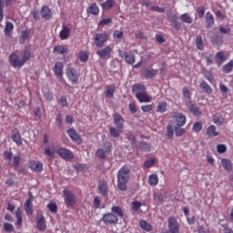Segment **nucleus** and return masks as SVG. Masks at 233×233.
Masks as SVG:
<instances>
[{
    "label": "nucleus",
    "instance_id": "nucleus-37",
    "mask_svg": "<svg viewBox=\"0 0 233 233\" xmlns=\"http://www.w3.org/2000/svg\"><path fill=\"white\" fill-rule=\"evenodd\" d=\"M167 106L168 104H167V102L160 101L157 106V112H158V114H165V111L167 110Z\"/></svg>",
    "mask_w": 233,
    "mask_h": 233
},
{
    "label": "nucleus",
    "instance_id": "nucleus-51",
    "mask_svg": "<svg viewBox=\"0 0 233 233\" xmlns=\"http://www.w3.org/2000/svg\"><path fill=\"white\" fill-rule=\"evenodd\" d=\"M121 129L119 128H116L114 127L109 128V132L111 134V136H113V137H119V136H121V133L119 132Z\"/></svg>",
    "mask_w": 233,
    "mask_h": 233
},
{
    "label": "nucleus",
    "instance_id": "nucleus-31",
    "mask_svg": "<svg viewBox=\"0 0 233 233\" xmlns=\"http://www.w3.org/2000/svg\"><path fill=\"white\" fill-rule=\"evenodd\" d=\"M221 165L227 172H231L232 170V161L228 160V158H222Z\"/></svg>",
    "mask_w": 233,
    "mask_h": 233
},
{
    "label": "nucleus",
    "instance_id": "nucleus-9",
    "mask_svg": "<svg viewBox=\"0 0 233 233\" xmlns=\"http://www.w3.org/2000/svg\"><path fill=\"white\" fill-rule=\"evenodd\" d=\"M111 151H112V143L106 142L104 144V149L103 148L97 149L96 152V157H99V159H105V157H106V154Z\"/></svg>",
    "mask_w": 233,
    "mask_h": 233
},
{
    "label": "nucleus",
    "instance_id": "nucleus-50",
    "mask_svg": "<svg viewBox=\"0 0 233 233\" xmlns=\"http://www.w3.org/2000/svg\"><path fill=\"white\" fill-rule=\"evenodd\" d=\"M44 152L48 157H54L56 156V149L54 147H46Z\"/></svg>",
    "mask_w": 233,
    "mask_h": 233
},
{
    "label": "nucleus",
    "instance_id": "nucleus-14",
    "mask_svg": "<svg viewBox=\"0 0 233 233\" xmlns=\"http://www.w3.org/2000/svg\"><path fill=\"white\" fill-rule=\"evenodd\" d=\"M56 154L62 159H74V153L70 151V149H66L65 147H59L58 149H56Z\"/></svg>",
    "mask_w": 233,
    "mask_h": 233
},
{
    "label": "nucleus",
    "instance_id": "nucleus-24",
    "mask_svg": "<svg viewBox=\"0 0 233 233\" xmlns=\"http://www.w3.org/2000/svg\"><path fill=\"white\" fill-rule=\"evenodd\" d=\"M40 14L43 19H46L47 21L52 19V10H50V8H48L46 5L42 7Z\"/></svg>",
    "mask_w": 233,
    "mask_h": 233
},
{
    "label": "nucleus",
    "instance_id": "nucleus-22",
    "mask_svg": "<svg viewBox=\"0 0 233 233\" xmlns=\"http://www.w3.org/2000/svg\"><path fill=\"white\" fill-rule=\"evenodd\" d=\"M156 76H157V69L147 67L144 70V76L146 79H153Z\"/></svg>",
    "mask_w": 233,
    "mask_h": 233
},
{
    "label": "nucleus",
    "instance_id": "nucleus-3",
    "mask_svg": "<svg viewBox=\"0 0 233 233\" xmlns=\"http://www.w3.org/2000/svg\"><path fill=\"white\" fill-rule=\"evenodd\" d=\"M117 177V188L121 192H127V183L130 181V167L127 166L122 167L116 175Z\"/></svg>",
    "mask_w": 233,
    "mask_h": 233
},
{
    "label": "nucleus",
    "instance_id": "nucleus-27",
    "mask_svg": "<svg viewBox=\"0 0 233 233\" xmlns=\"http://www.w3.org/2000/svg\"><path fill=\"white\" fill-rule=\"evenodd\" d=\"M87 14H90L91 15H99V6H97V4H91L87 8Z\"/></svg>",
    "mask_w": 233,
    "mask_h": 233
},
{
    "label": "nucleus",
    "instance_id": "nucleus-29",
    "mask_svg": "<svg viewBox=\"0 0 233 233\" xmlns=\"http://www.w3.org/2000/svg\"><path fill=\"white\" fill-rule=\"evenodd\" d=\"M53 52H56V54H60L61 56H66V54H68V48H66V46L58 45L54 47Z\"/></svg>",
    "mask_w": 233,
    "mask_h": 233
},
{
    "label": "nucleus",
    "instance_id": "nucleus-5",
    "mask_svg": "<svg viewBox=\"0 0 233 233\" xmlns=\"http://www.w3.org/2000/svg\"><path fill=\"white\" fill-rule=\"evenodd\" d=\"M63 196H64V201L66 207H75V205L77 203L76 195L72 193V191L68 189H64Z\"/></svg>",
    "mask_w": 233,
    "mask_h": 233
},
{
    "label": "nucleus",
    "instance_id": "nucleus-46",
    "mask_svg": "<svg viewBox=\"0 0 233 233\" xmlns=\"http://www.w3.org/2000/svg\"><path fill=\"white\" fill-rule=\"evenodd\" d=\"M115 92H116V89L114 88V86H108L105 92V96L108 99H112V97H114Z\"/></svg>",
    "mask_w": 233,
    "mask_h": 233
},
{
    "label": "nucleus",
    "instance_id": "nucleus-13",
    "mask_svg": "<svg viewBox=\"0 0 233 233\" xmlns=\"http://www.w3.org/2000/svg\"><path fill=\"white\" fill-rule=\"evenodd\" d=\"M113 123L118 130L122 131L125 128V117L119 113L113 114Z\"/></svg>",
    "mask_w": 233,
    "mask_h": 233
},
{
    "label": "nucleus",
    "instance_id": "nucleus-4",
    "mask_svg": "<svg viewBox=\"0 0 233 233\" xmlns=\"http://www.w3.org/2000/svg\"><path fill=\"white\" fill-rule=\"evenodd\" d=\"M132 91L135 92V97H137L138 103H151L152 96H148L147 87L143 84H136L132 87Z\"/></svg>",
    "mask_w": 233,
    "mask_h": 233
},
{
    "label": "nucleus",
    "instance_id": "nucleus-42",
    "mask_svg": "<svg viewBox=\"0 0 233 233\" xmlns=\"http://www.w3.org/2000/svg\"><path fill=\"white\" fill-rule=\"evenodd\" d=\"M189 111L194 115L196 116V117H201V111L199 110V108H198V106H196V105L192 104L190 106H189Z\"/></svg>",
    "mask_w": 233,
    "mask_h": 233
},
{
    "label": "nucleus",
    "instance_id": "nucleus-54",
    "mask_svg": "<svg viewBox=\"0 0 233 233\" xmlns=\"http://www.w3.org/2000/svg\"><path fill=\"white\" fill-rule=\"evenodd\" d=\"M141 207H143V203H141V202H139L137 200H135V201L132 202L131 208L133 210L137 211V210H139V208H141Z\"/></svg>",
    "mask_w": 233,
    "mask_h": 233
},
{
    "label": "nucleus",
    "instance_id": "nucleus-58",
    "mask_svg": "<svg viewBox=\"0 0 233 233\" xmlns=\"http://www.w3.org/2000/svg\"><path fill=\"white\" fill-rule=\"evenodd\" d=\"M112 23V18H104L98 23V26H105L106 25H110Z\"/></svg>",
    "mask_w": 233,
    "mask_h": 233
},
{
    "label": "nucleus",
    "instance_id": "nucleus-6",
    "mask_svg": "<svg viewBox=\"0 0 233 233\" xmlns=\"http://www.w3.org/2000/svg\"><path fill=\"white\" fill-rule=\"evenodd\" d=\"M108 41V33H96L94 37V44L97 48H101Z\"/></svg>",
    "mask_w": 233,
    "mask_h": 233
},
{
    "label": "nucleus",
    "instance_id": "nucleus-55",
    "mask_svg": "<svg viewBox=\"0 0 233 233\" xmlns=\"http://www.w3.org/2000/svg\"><path fill=\"white\" fill-rule=\"evenodd\" d=\"M5 8V1L0 0V23L5 19V12L3 11Z\"/></svg>",
    "mask_w": 233,
    "mask_h": 233
},
{
    "label": "nucleus",
    "instance_id": "nucleus-53",
    "mask_svg": "<svg viewBox=\"0 0 233 233\" xmlns=\"http://www.w3.org/2000/svg\"><path fill=\"white\" fill-rule=\"evenodd\" d=\"M184 97H187V99H191L192 93H190V90L188 89V86H184L182 89Z\"/></svg>",
    "mask_w": 233,
    "mask_h": 233
},
{
    "label": "nucleus",
    "instance_id": "nucleus-52",
    "mask_svg": "<svg viewBox=\"0 0 233 233\" xmlns=\"http://www.w3.org/2000/svg\"><path fill=\"white\" fill-rule=\"evenodd\" d=\"M47 208L52 212V214H56V212H57V204L50 202L47 204Z\"/></svg>",
    "mask_w": 233,
    "mask_h": 233
},
{
    "label": "nucleus",
    "instance_id": "nucleus-43",
    "mask_svg": "<svg viewBox=\"0 0 233 233\" xmlns=\"http://www.w3.org/2000/svg\"><path fill=\"white\" fill-rule=\"evenodd\" d=\"M199 86L202 90H204V92H206V94H212V87H210L206 81L201 82Z\"/></svg>",
    "mask_w": 233,
    "mask_h": 233
},
{
    "label": "nucleus",
    "instance_id": "nucleus-19",
    "mask_svg": "<svg viewBox=\"0 0 233 233\" xmlns=\"http://www.w3.org/2000/svg\"><path fill=\"white\" fill-rule=\"evenodd\" d=\"M67 135L69 136L72 141H76V143H81V136L76 131V129L70 127L67 129Z\"/></svg>",
    "mask_w": 233,
    "mask_h": 233
},
{
    "label": "nucleus",
    "instance_id": "nucleus-39",
    "mask_svg": "<svg viewBox=\"0 0 233 233\" xmlns=\"http://www.w3.org/2000/svg\"><path fill=\"white\" fill-rule=\"evenodd\" d=\"M125 61L128 63V65H134L136 63V56L132 53H126L125 54Z\"/></svg>",
    "mask_w": 233,
    "mask_h": 233
},
{
    "label": "nucleus",
    "instance_id": "nucleus-38",
    "mask_svg": "<svg viewBox=\"0 0 233 233\" xmlns=\"http://www.w3.org/2000/svg\"><path fill=\"white\" fill-rule=\"evenodd\" d=\"M148 183L151 187H156L159 183V177L156 174H151L148 178Z\"/></svg>",
    "mask_w": 233,
    "mask_h": 233
},
{
    "label": "nucleus",
    "instance_id": "nucleus-49",
    "mask_svg": "<svg viewBox=\"0 0 233 233\" xmlns=\"http://www.w3.org/2000/svg\"><path fill=\"white\" fill-rule=\"evenodd\" d=\"M192 130H193V132H196L197 134L201 132V130H203V122H196L193 125Z\"/></svg>",
    "mask_w": 233,
    "mask_h": 233
},
{
    "label": "nucleus",
    "instance_id": "nucleus-63",
    "mask_svg": "<svg viewBox=\"0 0 233 233\" xmlns=\"http://www.w3.org/2000/svg\"><path fill=\"white\" fill-rule=\"evenodd\" d=\"M5 159H7L8 161H12V157H14V154L12 151H5L4 152Z\"/></svg>",
    "mask_w": 233,
    "mask_h": 233
},
{
    "label": "nucleus",
    "instance_id": "nucleus-35",
    "mask_svg": "<svg viewBox=\"0 0 233 233\" xmlns=\"http://www.w3.org/2000/svg\"><path fill=\"white\" fill-rule=\"evenodd\" d=\"M233 70V59L228 62L226 65L222 66V72L224 74H230Z\"/></svg>",
    "mask_w": 233,
    "mask_h": 233
},
{
    "label": "nucleus",
    "instance_id": "nucleus-21",
    "mask_svg": "<svg viewBox=\"0 0 233 233\" xmlns=\"http://www.w3.org/2000/svg\"><path fill=\"white\" fill-rule=\"evenodd\" d=\"M227 56H225V53L223 51L218 52L215 55V63L218 65V66H221L225 61H227Z\"/></svg>",
    "mask_w": 233,
    "mask_h": 233
},
{
    "label": "nucleus",
    "instance_id": "nucleus-48",
    "mask_svg": "<svg viewBox=\"0 0 233 233\" xmlns=\"http://www.w3.org/2000/svg\"><path fill=\"white\" fill-rule=\"evenodd\" d=\"M139 225L140 228H143V230H147V232H150V230H152V226H150V224H148L145 220H140Z\"/></svg>",
    "mask_w": 233,
    "mask_h": 233
},
{
    "label": "nucleus",
    "instance_id": "nucleus-11",
    "mask_svg": "<svg viewBox=\"0 0 233 233\" xmlns=\"http://www.w3.org/2000/svg\"><path fill=\"white\" fill-rule=\"evenodd\" d=\"M176 127H185L187 125V116L183 113L175 112L172 116Z\"/></svg>",
    "mask_w": 233,
    "mask_h": 233
},
{
    "label": "nucleus",
    "instance_id": "nucleus-47",
    "mask_svg": "<svg viewBox=\"0 0 233 233\" xmlns=\"http://www.w3.org/2000/svg\"><path fill=\"white\" fill-rule=\"evenodd\" d=\"M12 30H14V24L12 22H6L5 23V35H10V32H12Z\"/></svg>",
    "mask_w": 233,
    "mask_h": 233
},
{
    "label": "nucleus",
    "instance_id": "nucleus-23",
    "mask_svg": "<svg viewBox=\"0 0 233 233\" xmlns=\"http://www.w3.org/2000/svg\"><path fill=\"white\" fill-rule=\"evenodd\" d=\"M206 135L208 137L212 138L219 136V132L216 129V126L211 125L206 129Z\"/></svg>",
    "mask_w": 233,
    "mask_h": 233
},
{
    "label": "nucleus",
    "instance_id": "nucleus-57",
    "mask_svg": "<svg viewBox=\"0 0 233 233\" xmlns=\"http://www.w3.org/2000/svg\"><path fill=\"white\" fill-rule=\"evenodd\" d=\"M154 165H156V159L154 158L148 159L144 163L146 168H150L151 167H154Z\"/></svg>",
    "mask_w": 233,
    "mask_h": 233
},
{
    "label": "nucleus",
    "instance_id": "nucleus-56",
    "mask_svg": "<svg viewBox=\"0 0 233 233\" xmlns=\"http://www.w3.org/2000/svg\"><path fill=\"white\" fill-rule=\"evenodd\" d=\"M217 152H218V154H225V152H227V146L224 144H218L217 146Z\"/></svg>",
    "mask_w": 233,
    "mask_h": 233
},
{
    "label": "nucleus",
    "instance_id": "nucleus-33",
    "mask_svg": "<svg viewBox=\"0 0 233 233\" xmlns=\"http://www.w3.org/2000/svg\"><path fill=\"white\" fill-rule=\"evenodd\" d=\"M166 136L167 139H174V132H176V127L174 128V127L171 124H168L166 127Z\"/></svg>",
    "mask_w": 233,
    "mask_h": 233
},
{
    "label": "nucleus",
    "instance_id": "nucleus-44",
    "mask_svg": "<svg viewBox=\"0 0 233 233\" xmlns=\"http://www.w3.org/2000/svg\"><path fill=\"white\" fill-rule=\"evenodd\" d=\"M180 19L182 23H187V25H192L193 23V19L190 17V15H188V13L181 15Z\"/></svg>",
    "mask_w": 233,
    "mask_h": 233
},
{
    "label": "nucleus",
    "instance_id": "nucleus-30",
    "mask_svg": "<svg viewBox=\"0 0 233 233\" xmlns=\"http://www.w3.org/2000/svg\"><path fill=\"white\" fill-rule=\"evenodd\" d=\"M101 8L103 10H112L114 6H116V1L115 0H106V2L102 3L100 5Z\"/></svg>",
    "mask_w": 233,
    "mask_h": 233
},
{
    "label": "nucleus",
    "instance_id": "nucleus-64",
    "mask_svg": "<svg viewBox=\"0 0 233 233\" xmlns=\"http://www.w3.org/2000/svg\"><path fill=\"white\" fill-rule=\"evenodd\" d=\"M152 12H158V14H165V8L159 6H152Z\"/></svg>",
    "mask_w": 233,
    "mask_h": 233
},
{
    "label": "nucleus",
    "instance_id": "nucleus-28",
    "mask_svg": "<svg viewBox=\"0 0 233 233\" xmlns=\"http://www.w3.org/2000/svg\"><path fill=\"white\" fill-rule=\"evenodd\" d=\"M76 57L81 63H86L90 57V54L86 51H80Z\"/></svg>",
    "mask_w": 233,
    "mask_h": 233
},
{
    "label": "nucleus",
    "instance_id": "nucleus-60",
    "mask_svg": "<svg viewBox=\"0 0 233 233\" xmlns=\"http://www.w3.org/2000/svg\"><path fill=\"white\" fill-rule=\"evenodd\" d=\"M128 108L131 114H136L137 112V106L134 103H130Z\"/></svg>",
    "mask_w": 233,
    "mask_h": 233
},
{
    "label": "nucleus",
    "instance_id": "nucleus-10",
    "mask_svg": "<svg viewBox=\"0 0 233 233\" xmlns=\"http://www.w3.org/2000/svg\"><path fill=\"white\" fill-rule=\"evenodd\" d=\"M168 230L166 233H179V223L177 218L171 217L167 219Z\"/></svg>",
    "mask_w": 233,
    "mask_h": 233
},
{
    "label": "nucleus",
    "instance_id": "nucleus-2",
    "mask_svg": "<svg viewBox=\"0 0 233 233\" xmlns=\"http://www.w3.org/2000/svg\"><path fill=\"white\" fill-rule=\"evenodd\" d=\"M111 212L112 213H106L103 215L101 221H103L105 225H117L119 222L118 218H123V216H125L123 209L119 206H113L111 208Z\"/></svg>",
    "mask_w": 233,
    "mask_h": 233
},
{
    "label": "nucleus",
    "instance_id": "nucleus-1",
    "mask_svg": "<svg viewBox=\"0 0 233 233\" xmlns=\"http://www.w3.org/2000/svg\"><path fill=\"white\" fill-rule=\"evenodd\" d=\"M32 59V50L25 48L21 54V58L15 53H13L9 56V63L13 68H21L27 61Z\"/></svg>",
    "mask_w": 233,
    "mask_h": 233
},
{
    "label": "nucleus",
    "instance_id": "nucleus-59",
    "mask_svg": "<svg viewBox=\"0 0 233 233\" xmlns=\"http://www.w3.org/2000/svg\"><path fill=\"white\" fill-rule=\"evenodd\" d=\"M4 230H5V232H14V225L10 223H5Z\"/></svg>",
    "mask_w": 233,
    "mask_h": 233
},
{
    "label": "nucleus",
    "instance_id": "nucleus-26",
    "mask_svg": "<svg viewBox=\"0 0 233 233\" xmlns=\"http://www.w3.org/2000/svg\"><path fill=\"white\" fill-rule=\"evenodd\" d=\"M214 15L210 12L206 13V27L207 28H212V25H214Z\"/></svg>",
    "mask_w": 233,
    "mask_h": 233
},
{
    "label": "nucleus",
    "instance_id": "nucleus-36",
    "mask_svg": "<svg viewBox=\"0 0 233 233\" xmlns=\"http://www.w3.org/2000/svg\"><path fill=\"white\" fill-rule=\"evenodd\" d=\"M15 218H16V225L17 227H21L23 225V210L19 208L15 211Z\"/></svg>",
    "mask_w": 233,
    "mask_h": 233
},
{
    "label": "nucleus",
    "instance_id": "nucleus-61",
    "mask_svg": "<svg viewBox=\"0 0 233 233\" xmlns=\"http://www.w3.org/2000/svg\"><path fill=\"white\" fill-rule=\"evenodd\" d=\"M153 108L154 106H152V105L141 106L142 112H152Z\"/></svg>",
    "mask_w": 233,
    "mask_h": 233
},
{
    "label": "nucleus",
    "instance_id": "nucleus-45",
    "mask_svg": "<svg viewBox=\"0 0 233 233\" xmlns=\"http://www.w3.org/2000/svg\"><path fill=\"white\" fill-rule=\"evenodd\" d=\"M196 46H197L198 50H203L205 48V44L203 43L202 36H197Z\"/></svg>",
    "mask_w": 233,
    "mask_h": 233
},
{
    "label": "nucleus",
    "instance_id": "nucleus-15",
    "mask_svg": "<svg viewBox=\"0 0 233 233\" xmlns=\"http://www.w3.org/2000/svg\"><path fill=\"white\" fill-rule=\"evenodd\" d=\"M36 228L39 232H45L46 230V218H45V216H36Z\"/></svg>",
    "mask_w": 233,
    "mask_h": 233
},
{
    "label": "nucleus",
    "instance_id": "nucleus-34",
    "mask_svg": "<svg viewBox=\"0 0 233 233\" xmlns=\"http://www.w3.org/2000/svg\"><path fill=\"white\" fill-rule=\"evenodd\" d=\"M98 194H100V196H107L108 194V186H106V184L100 183L98 186Z\"/></svg>",
    "mask_w": 233,
    "mask_h": 233
},
{
    "label": "nucleus",
    "instance_id": "nucleus-16",
    "mask_svg": "<svg viewBox=\"0 0 233 233\" xmlns=\"http://www.w3.org/2000/svg\"><path fill=\"white\" fill-rule=\"evenodd\" d=\"M71 30L72 28L70 26L66 25V24H63L62 29L59 32V37L61 41H66V39L70 37Z\"/></svg>",
    "mask_w": 233,
    "mask_h": 233
},
{
    "label": "nucleus",
    "instance_id": "nucleus-17",
    "mask_svg": "<svg viewBox=\"0 0 233 233\" xmlns=\"http://www.w3.org/2000/svg\"><path fill=\"white\" fill-rule=\"evenodd\" d=\"M29 168L33 170V172H43V163L35 160H31L28 163Z\"/></svg>",
    "mask_w": 233,
    "mask_h": 233
},
{
    "label": "nucleus",
    "instance_id": "nucleus-20",
    "mask_svg": "<svg viewBox=\"0 0 233 233\" xmlns=\"http://www.w3.org/2000/svg\"><path fill=\"white\" fill-rule=\"evenodd\" d=\"M30 41V30L25 29L22 30L20 38H19V44L25 45V43H28Z\"/></svg>",
    "mask_w": 233,
    "mask_h": 233
},
{
    "label": "nucleus",
    "instance_id": "nucleus-7",
    "mask_svg": "<svg viewBox=\"0 0 233 233\" xmlns=\"http://www.w3.org/2000/svg\"><path fill=\"white\" fill-rule=\"evenodd\" d=\"M66 77L69 79L72 85H76L79 81V73L73 66H68L66 69Z\"/></svg>",
    "mask_w": 233,
    "mask_h": 233
},
{
    "label": "nucleus",
    "instance_id": "nucleus-62",
    "mask_svg": "<svg viewBox=\"0 0 233 233\" xmlns=\"http://www.w3.org/2000/svg\"><path fill=\"white\" fill-rule=\"evenodd\" d=\"M21 161V157L19 156H15L13 157V167H15V168H17V167H19V163Z\"/></svg>",
    "mask_w": 233,
    "mask_h": 233
},
{
    "label": "nucleus",
    "instance_id": "nucleus-25",
    "mask_svg": "<svg viewBox=\"0 0 233 233\" xmlns=\"http://www.w3.org/2000/svg\"><path fill=\"white\" fill-rule=\"evenodd\" d=\"M212 122L214 125H217V127H221V125H225V117L219 114H215L212 116Z\"/></svg>",
    "mask_w": 233,
    "mask_h": 233
},
{
    "label": "nucleus",
    "instance_id": "nucleus-18",
    "mask_svg": "<svg viewBox=\"0 0 233 233\" xmlns=\"http://www.w3.org/2000/svg\"><path fill=\"white\" fill-rule=\"evenodd\" d=\"M65 68V64L63 62H56L54 67V74L56 77L63 78V69Z\"/></svg>",
    "mask_w": 233,
    "mask_h": 233
},
{
    "label": "nucleus",
    "instance_id": "nucleus-8",
    "mask_svg": "<svg viewBox=\"0 0 233 233\" xmlns=\"http://www.w3.org/2000/svg\"><path fill=\"white\" fill-rule=\"evenodd\" d=\"M112 52H114V49L110 46H107L96 51V56H98V57H100L103 60H108L112 56Z\"/></svg>",
    "mask_w": 233,
    "mask_h": 233
},
{
    "label": "nucleus",
    "instance_id": "nucleus-41",
    "mask_svg": "<svg viewBox=\"0 0 233 233\" xmlns=\"http://www.w3.org/2000/svg\"><path fill=\"white\" fill-rule=\"evenodd\" d=\"M12 139L14 142H15V144L20 147V145H23V138L21 137V135L19 134V132H16L15 134L12 135Z\"/></svg>",
    "mask_w": 233,
    "mask_h": 233
},
{
    "label": "nucleus",
    "instance_id": "nucleus-12",
    "mask_svg": "<svg viewBox=\"0 0 233 233\" xmlns=\"http://www.w3.org/2000/svg\"><path fill=\"white\" fill-rule=\"evenodd\" d=\"M34 197H32V193H29V198L24 203L25 212L27 216H32L34 214Z\"/></svg>",
    "mask_w": 233,
    "mask_h": 233
},
{
    "label": "nucleus",
    "instance_id": "nucleus-32",
    "mask_svg": "<svg viewBox=\"0 0 233 233\" xmlns=\"http://www.w3.org/2000/svg\"><path fill=\"white\" fill-rule=\"evenodd\" d=\"M211 43L217 46L223 45V36L219 35L218 34H214L211 37Z\"/></svg>",
    "mask_w": 233,
    "mask_h": 233
},
{
    "label": "nucleus",
    "instance_id": "nucleus-40",
    "mask_svg": "<svg viewBox=\"0 0 233 233\" xmlns=\"http://www.w3.org/2000/svg\"><path fill=\"white\" fill-rule=\"evenodd\" d=\"M181 127H182L179 126L175 127V136H177V137H181L187 134V129Z\"/></svg>",
    "mask_w": 233,
    "mask_h": 233
}]
</instances>
